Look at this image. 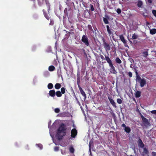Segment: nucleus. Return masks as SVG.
Returning a JSON list of instances; mask_svg holds the SVG:
<instances>
[{"instance_id": "a19ab883", "label": "nucleus", "mask_w": 156, "mask_h": 156, "mask_svg": "<svg viewBox=\"0 0 156 156\" xmlns=\"http://www.w3.org/2000/svg\"><path fill=\"white\" fill-rule=\"evenodd\" d=\"M128 74L130 78L132 77L133 74L132 72H129L128 73Z\"/></svg>"}, {"instance_id": "7ed1b4c3", "label": "nucleus", "mask_w": 156, "mask_h": 156, "mask_svg": "<svg viewBox=\"0 0 156 156\" xmlns=\"http://www.w3.org/2000/svg\"><path fill=\"white\" fill-rule=\"evenodd\" d=\"M140 116L143 124V125H142V126H144L146 127H147L151 125V124L147 119L144 117L142 115H141Z\"/></svg>"}, {"instance_id": "f8f14e48", "label": "nucleus", "mask_w": 156, "mask_h": 156, "mask_svg": "<svg viewBox=\"0 0 156 156\" xmlns=\"http://www.w3.org/2000/svg\"><path fill=\"white\" fill-rule=\"evenodd\" d=\"M146 80L145 79H142L141 80L140 82V87H144L146 85Z\"/></svg>"}, {"instance_id": "1a4fd4ad", "label": "nucleus", "mask_w": 156, "mask_h": 156, "mask_svg": "<svg viewBox=\"0 0 156 156\" xmlns=\"http://www.w3.org/2000/svg\"><path fill=\"white\" fill-rule=\"evenodd\" d=\"M77 132L76 129L74 128L72 129L71 132V136L72 138H75L76 136Z\"/></svg>"}, {"instance_id": "5701e85b", "label": "nucleus", "mask_w": 156, "mask_h": 156, "mask_svg": "<svg viewBox=\"0 0 156 156\" xmlns=\"http://www.w3.org/2000/svg\"><path fill=\"white\" fill-rule=\"evenodd\" d=\"M115 62L118 64H120L122 63V61L119 57H116L115 58Z\"/></svg>"}, {"instance_id": "37998d69", "label": "nucleus", "mask_w": 156, "mask_h": 156, "mask_svg": "<svg viewBox=\"0 0 156 156\" xmlns=\"http://www.w3.org/2000/svg\"><path fill=\"white\" fill-rule=\"evenodd\" d=\"M152 13L154 16H156V10H152Z\"/></svg>"}, {"instance_id": "c756f323", "label": "nucleus", "mask_w": 156, "mask_h": 156, "mask_svg": "<svg viewBox=\"0 0 156 156\" xmlns=\"http://www.w3.org/2000/svg\"><path fill=\"white\" fill-rule=\"evenodd\" d=\"M81 94L84 97V98H86V94H85V92L83 90L82 91L80 92Z\"/></svg>"}, {"instance_id": "72a5a7b5", "label": "nucleus", "mask_w": 156, "mask_h": 156, "mask_svg": "<svg viewBox=\"0 0 156 156\" xmlns=\"http://www.w3.org/2000/svg\"><path fill=\"white\" fill-rule=\"evenodd\" d=\"M90 10L92 12L94 10V6L93 5H92L90 4Z\"/></svg>"}, {"instance_id": "20e7f679", "label": "nucleus", "mask_w": 156, "mask_h": 156, "mask_svg": "<svg viewBox=\"0 0 156 156\" xmlns=\"http://www.w3.org/2000/svg\"><path fill=\"white\" fill-rule=\"evenodd\" d=\"M103 45L105 50L107 52L110 50L111 46L112 45V44L110 45L109 44L107 43L104 38H103Z\"/></svg>"}, {"instance_id": "6e6552de", "label": "nucleus", "mask_w": 156, "mask_h": 156, "mask_svg": "<svg viewBox=\"0 0 156 156\" xmlns=\"http://www.w3.org/2000/svg\"><path fill=\"white\" fill-rule=\"evenodd\" d=\"M143 151L142 152V156H149V152L148 149L146 147H144Z\"/></svg>"}, {"instance_id": "bb28decb", "label": "nucleus", "mask_w": 156, "mask_h": 156, "mask_svg": "<svg viewBox=\"0 0 156 156\" xmlns=\"http://www.w3.org/2000/svg\"><path fill=\"white\" fill-rule=\"evenodd\" d=\"M138 38V35L134 33L133 35L132 36V39H136Z\"/></svg>"}, {"instance_id": "864d4df0", "label": "nucleus", "mask_w": 156, "mask_h": 156, "mask_svg": "<svg viewBox=\"0 0 156 156\" xmlns=\"http://www.w3.org/2000/svg\"><path fill=\"white\" fill-rule=\"evenodd\" d=\"M147 24H149V23H147Z\"/></svg>"}, {"instance_id": "6ab92c4d", "label": "nucleus", "mask_w": 156, "mask_h": 156, "mask_svg": "<svg viewBox=\"0 0 156 156\" xmlns=\"http://www.w3.org/2000/svg\"><path fill=\"white\" fill-rule=\"evenodd\" d=\"M113 30L111 29L107 31L108 35L110 37H113Z\"/></svg>"}, {"instance_id": "c03bdc74", "label": "nucleus", "mask_w": 156, "mask_h": 156, "mask_svg": "<svg viewBox=\"0 0 156 156\" xmlns=\"http://www.w3.org/2000/svg\"><path fill=\"white\" fill-rule=\"evenodd\" d=\"M106 28H107V31L110 30L112 29L111 28H110V27L108 25H106Z\"/></svg>"}, {"instance_id": "b1692460", "label": "nucleus", "mask_w": 156, "mask_h": 156, "mask_svg": "<svg viewBox=\"0 0 156 156\" xmlns=\"http://www.w3.org/2000/svg\"><path fill=\"white\" fill-rule=\"evenodd\" d=\"M55 94L56 96L58 97H60L62 96V94L61 91L59 90L57 91L56 92H55Z\"/></svg>"}, {"instance_id": "f3484780", "label": "nucleus", "mask_w": 156, "mask_h": 156, "mask_svg": "<svg viewBox=\"0 0 156 156\" xmlns=\"http://www.w3.org/2000/svg\"><path fill=\"white\" fill-rule=\"evenodd\" d=\"M107 18L103 17V21L104 23L105 24H109V22L108 21V19H109V17L108 16H107Z\"/></svg>"}, {"instance_id": "f257e3e1", "label": "nucleus", "mask_w": 156, "mask_h": 156, "mask_svg": "<svg viewBox=\"0 0 156 156\" xmlns=\"http://www.w3.org/2000/svg\"><path fill=\"white\" fill-rule=\"evenodd\" d=\"M66 128L64 123H62L59 127L58 128L57 131L56 136L59 140H62L63 136L66 134Z\"/></svg>"}, {"instance_id": "f704fd0d", "label": "nucleus", "mask_w": 156, "mask_h": 156, "mask_svg": "<svg viewBox=\"0 0 156 156\" xmlns=\"http://www.w3.org/2000/svg\"><path fill=\"white\" fill-rule=\"evenodd\" d=\"M64 13L65 14V15L66 16H68V10L67 8H65L64 10Z\"/></svg>"}, {"instance_id": "ea45409f", "label": "nucleus", "mask_w": 156, "mask_h": 156, "mask_svg": "<svg viewBox=\"0 0 156 156\" xmlns=\"http://www.w3.org/2000/svg\"><path fill=\"white\" fill-rule=\"evenodd\" d=\"M93 143V141H91V140H90V142H89V151H90V152L91 153V143Z\"/></svg>"}, {"instance_id": "79ce46f5", "label": "nucleus", "mask_w": 156, "mask_h": 156, "mask_svg": "<svg viewBox=\"0 0 156 156\" xmlns=\"http://www.w3.org/2000/svg\"><path fill=\"white\" fill-rule=\"evenodd\" d=\"M117 12L118 14L120 13L121 12V11L120 9L119 8L117 9Z\"/></svg>"}, {"instance_id": "0eeeda50", "label": "nucleus", "mask_w": 156, "mask_h": 156, "mask_svg": "<svg viewBox=\"0 0 156 156\" xmlns=\"http://www.w3.org/2000/svg\"><path fill=\"white\" fill-rule=\"evenodd\" d=\"M120 39L123 43L125 47H127L129 48V46L128 45L126 41V40L125 39L123 36L122 35H120L119 36Z\"/></svg>"}, {"instance_id": "423d86ee", "label": "nucleus", "mask_w": 156, "mask_h": 156, "mask_svg": "<svg viewBox=\"0 0 156 156\" xmlns=\"http://www.w3.org/2000/svg\"><path fill=\"white\" fill-rule=\"evenodd\" d=\"M108 98L112 105L114 107L116 108H117V106L116 105V103L113 99L112 97L110 95H109L108 96Z\"/></svg>"}, {"instance_id": "4be33fe9", "label": "nucleus", "mask_w": 156, "mask_h": 156, "mask_svg": "<svg viewBox=\"0 0 156 156\" xmlns=\"http://www.w3.org/2000/svg\"><path fill=\"white\" fill-rule=\"evenodd\" d=\"M61 87V85L59 83H56L55 85V88L57 90L59 89Z\"/></svg>"}, {"instance_id": "393cba45", "label": "nucleus", "mask_w": 156, "mask_h": 156, "mask_svg": "<svg viewBox=\"0 0 156 156\" xmlns=\"http://www.w3.org/2000/svg\"><path fill=\"white\" fill-rule=\"evenodd\" d=\"M55 67L53 66H49L48 70L50 71H53L55 70Z\"/></svg>"}, {"instance_id": "a18cd8bd", "label": "nucleus", "mask_w": 156, "mask_h": 156, "mask_svg": "<svg viewBox=\"0 0 156 156\" xmlns=\"http://www.w3.org/2000/svg\"><path fill=\"white\" fill-rule=\"evenodd\" d=\"M152 156H156V152L154 151H153L151 153Z\"/></svg>"}, {"instance_id": "c9c22d12", "label": "nucleus", "mask_w": 156, "mask_h": 156, "mask_svg": "<svg viewBox=\"0 0 156 156\" xmlns=\"http://www.w3.org/2000/svg\"><path fill=\"white\" fill-rule=\"evenodd\" d=\"M69 151L71 153H73L74 151V149L73 147H71L70 148Z\"/></svg>"}, {"instance_id": "e433bc0d", "label": "nucleus", "mask_w": 156, "mask_h": 156, "mask_svg": "<svg viewBox=\"0 0 156 156\" xmlns=\"http://www.w3.org/2000/svg\"><path fill=\"white\" fill-rule=\"evenodd\" d=\"M64 31H66V32L67 33L66 35L68 37H69L71 34V33L70 32H68L66 31L65 30H64Z\"/></svg>"}, {"instance_id": "9b49d317", "label": "nucleus", "mask_w": 156, "mask_h": 156, "mask_svg": "<svg viewBox=\"0 0 156 156\" xmlns=\"http://www.w3.org/2000/svg\"><path fill=\"white\" fill-rule=\"evenodd\" d=\"M138 146L141 148H143L144 146V144L143 143L142 140L139 137V140L138 142Z\"/></svg>"}, {"instance_id": "a211bd4d", "label": "nucleus", "mask_w": 156, "mask_h": 156, "mask_svg": "<svg viewBox=\"0 0 156 156\" xmlns=\"http://www.w3.org/2000/svg\"><path fill=\"white\" fill-rule=\"evenodd\" d=\"M141 92L139 91H137L135 93V96L136 98H139L141 95Z\"/></svg>"}, {"instance_id": "2f4dec72", "label": "nucleus", "mask_w": 156, "mask_h": 156, "mask_svg": "<svg viewBox=\"0 0 156 156\" xmlns=\"http://www.w3.org/2000/svg\"><path fill=\"white\" fill-rule=\"evenodd\" d=\"M54 111L56 113H58L60 112V110L59 108H56L55 109Z\"/></svg>"}, {"instance_id": "473e14b6", "label": "nucleus", "mask_w": 156, "mask_h": 156, "mask_svg": "<svg viewBox=\"0 0 156 156\" xmlns=\"http://www.w3.org/2000/svg\"><path fill=\"white\" fill-rule=\"evenodd\" d=\"M61 93L62 94H64L65 93V88L63 87L61 88Z\"/></svg>"}, {"instance_id": "49530a36", "label": "nucleus", "mask_w": 156, "mask_h": 156, "mask_svg": "<svg viewBox=\"0 0 156 156\" xmlns=\"http://www.w3.org/2000/svg\"><path fill=\"white\" fill-rule=\"evenodd\" d=\"M78 87H79V90H80V92L82 91L83 90L82 88L79 85H78Z\"/></svg>"}, {"instance_id": "7c9ffc66", "label": "nucleus", "mask_w": 156, "mask_h": 156, "mask_svg": "<svg viewBox=\"0 0 156 156\" xmlns=\"http://www.w3.org/2000/svg\"><path fill=\"white\" fill-rule=\"evenodd\" d=\"M111 49L113 52H116V48L114 44H113V46L112 47Z\"/></svg>"}, {"instance_id": "dca6fc26", "label": "nucleus", "mask_w": 156, "mask_h": 156, "mask_svg": "<svg viewBox=\"0 0 156 156\" xmlns=\"http://www.w3.org/2000/svg\"><path fill=\"white\" fill-rule=\"evenodd\" d=\"M47 0H37L38 4L40 6H41Z\"/></svg>"}, {"instance_id": "412c9836", "label": "nucleus", "mask_w": 156, "mask_h": 156, "mask_svg": "<svg viewBox=\"0 0 156 156\" xmlns=\"http://www.w3.org/2000/svg\"><path fill=\"white\" fill-rule=\"evenodd\" d=\"M135 73L136 75V80L138 81H141L142 79H141L138 73L136 70V71Z\"/></svg>"}, {"instance_id": "5fc2aeb1", "label": "nucleus", "mask_w": 156, "mask_h": 156, "mask_svg": "<svg viewBox=\"0 0 156 156\" xmlns=\"http://www.w3.org/2000/svg\"><path fill=\"white\" fill-rule=\"evenodd\" d=\"M70 31H72V30H70Z\"/></svg>"}, {"instance_id": "603ef678", "label": "nucleus", "mask_w": 156, "mask_h": 156, "mask_svg": "<svg viewBox=\"0 0 156 156\" xmlns=\"http://www.w3.org/2000/svg\"><path fill=\"white\" fill-rule=\"evenodd\" d=\"M129 41L130 42L132 43V42L131 41H130L129 39Z\"/></svg>"}, {"instance_id": "3c124183", "label": "nucleus", "mask_w": 156, "mask_h": 156, "mask_svg": "<svg viewBox=\"0 0 156 156\" xmlns=\"http://www.w3.org/2000/svg\"><path fill=\"white\" fill-rule=\"evenodd\" d=\"M50 24H51V25H52L53 24V23H52V22L51 20V22H50Z\"/></svg>"}, {"instance_id": "aec40b11", "label": "nucleus", "mask_w": 156, "mask_h": 156, "mask_svg": "<svg viewBox=\"0 0 156 156\" xmlns=\"http://www.w3.org/2000/svg\"><path fill=\"white\" fill-rule=\"evenodd\" d=\"M150 34L152 35H154L156 33V29L153 28L150 30Z\"/></svg>"}, {"instance_id": "de8ad7c7", "label": "nucleus", "mask_w": 156, "mask_h": 156, "mask_svg": "<svg viewBox=\"0 0 156 156\" xmlns=\"http://www.w3.org/2000/svg\"><path fill=\"white\" fill-rule=\"evenodd\" d=\"M100 56L102 59H105V58L102 55H101Z\"/></svg>"}, {"instance_id": "09e8293b", "label": "nucleus", "mask_w": 156, "mask_h": 156, "mask_svg": "<svg viewBox=\"0 0 156 156\" xmlns=\"http://www.w3.org/2000/svg\"><path fill=\"white\" fill-rule=\"evenodd\" d=\"M25 148L26 149H27V150H29V146H28V145H26L25 146Z\"/></svg>"}, {"instance_id": "58836bf2", "label": "nucleus", "mask_w": 156, "mask_h": 156, "mask_svg": "<svg viewBox=\"0 0 156 156\" xmlns=\"http://www.w3.org/2000/svg\"><path fill=\"white\" fill-rule=\"evenodd\" d=\"M59 147L57 146H56L54 147V150L55 151H58L59 150Z\"/></svg>"}, {"instance_id": "39448f33", "label": "nucleus", "mask_w": 156, "mask_h": 156, "mask_svg": "<svg viewBox=\"0 0 156 156\" xmlns=\"http://www.w3.org/2000/svg\"><path fill=\"white\" fill-rule=\"evenodd\" d=\"M81 41L87 46H88L89 45V43L88 41V39L86 35H83L82 37Z\"/></svg>"}, {"instance_id": "a878e982", "label": "nucleus", "mask_w": 156, "mask_h": 156, "mask_svg": "<svg viewBox=\"0 0 156 156\" xmlns=\"http://www.w3.org/2000/svg\"><path fill=\"white\" fill-rule=\"evenodd\" d=\"M48 88L49 89H51L53 87V84L51 83H49L48 85Z\"/></svg>"}, {"instance_id": "cd10ccee", "label": "nucleus", "mask_w": 156, "mask_h": 156, "mask_svg": "<svg viewBox=\"0 0 156 156\" xmlns=\"http://www.w3.org/2000/svg\"><path fill=\"white\" fill-rule=\"evenodd\" d=\"M142 5H143L142 2L141 1H139L138 2V3L137 4V6L139 7H141V6Z\"/></svg>"}, {"instance_id": "4c0bfd02", "label": "nucleus", "mask_w": 156, "mask_h": 156, "mask_svg": "<svg viewBox=\"0 0 156 156\" xmlns=\"http://www.w3.org/2000/svg\"><path fill=\"white\" fill-rule=\"evenodd\" d=\"M87 27L89 30H93L92 26L90 25H88L87 26Z\"/></svg>"}, {"instance_id": "4468645a", "label": "nucleus", "mask_w": 156, "mask_h": 156, "mask_svg": "<svg viewBox=\"0 0 156 156\" xmlns=\"http://www.w3.org/2000/svg\"><path fill=\"white\" fill-rule=\"evenodd\" d=\"M149 50V49H146V51H143L142 53V56L144 57V58H147V57L149 55L148 51Z\"/></svg>"}, {"instance_id": "2eb2a0df", "label": "nucleus", "mask_w": 156, "mask_h": 156, "mask_svg": "<svg viewBox=\"0 0 156 156\" xmlns=\"http://www.w3.org/2000/svg\"><path fill=\"white\" fill-rule=\"evenodd\" d=\"M43 12L44 17L48 20H49L50 18V15L48 14L46 12L44 9L43 10Z\"/></svg>"}, {"instance_id": "f03ea898", "label": "nucleus", "mask_w": 156, "mask_h": 156, "mask_svg": "<svg viewBox=\"0 0 156 156\" xmlns=\"http://www.w3.org/2000/svg\"><path fill=\"white\" fill-rule=\"evenodd\" d=\"M105 57L106 60L110 68V72L112 73L116 74L117 73V72L113 66L112 61L108 56L105 55Z\"/></svg>"}, {"instance_id": "ddd939ff", "label": "nucleus", "mask_w": 156, "mask_h": 156, "mask_svg": "<svg viewBox=\"0 0 156 156\" xmlns=\"http://www.w3.org/2000/svg\"><path fill=\"white\" fill-rule=\"evenodd\" d=\"M49 94L51 97L54 98L55 95V92L54 90H52L49 91Z\"/></svg>"}, {"instance_id": "9d476101", "label": "nucleus", "mask_w": 156, "mask_h": 156, "mask_svg": "<svg viewBox=\"0 0 156 156\" xmlns=\"http://www.w3.org/2000/svg\"><path fill=\"white\" fill-rule=\"evenodd\" d=\"M121 126L125 128L124 130L126 133H129L130 132V128L129 126H126L124 123L122 124L121 125Z\"/></svg>"}, {"instance_id": "c85d7f7f", "label": "nucleus", "mask_w": 156, "mask_h": 156, "mask_svg": "<svg viewBox=\"0 0 156 156\" xmlns=\"http://www.w3.org/2000/svg\"><path fill=\"white\" fill-rule=\"evenodd\" d=\"M117 102L119 104H121L122 103V100L120 98H118L117 99Z\"/></svg>"}, {"instance_id": "8fccbe9b", "label": "nucleus", "mask_w": 156, "mask_h": 156, "mask_svg": "<svg viewBox=\"0 0 156 156\" xmlns=\"http://www.w3.org/2000/svg\"><path fill=\"white\" fill-rule=\"evenodd\" d=\"M152 0H147V2L148 3H152Z\"/></svg>"}]
</instances>
